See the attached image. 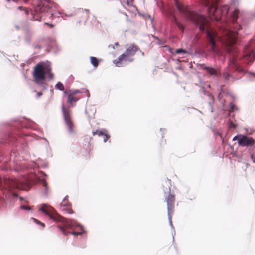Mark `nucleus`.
Returning a JSON list of instances; mask_svg holds the SVG:
<instances>
[{"label": "nucleus", "instance_id": "obj_1", "mask_svg": "<svg viewBox=\"0 0 255 255\" xmlns=\"http://www.w3.org/2000/svg\"><path fill=\"white\" fill-rule=\"evenodd\" d=\"M175 4L177 10L185 18L192 21L199 27L201 31L206 30V33L209 43L211 45L210 51L215 54L217 53L216 48V41L219 40L227 47L229 53H231L235 50L234 44L236 42V33L242 26L238 25L235 26V32L227 29H221L217 33L214 29L208 26V20L203 15L198 14L190 10L189 7L178 2V0H174Z\"/></svg>", "mask_w": 255, "mask_h": 255}, {"label": "nucleus", "instance_id": "obj_2", "mask_svg": "<svg viewBox=\"0 0 255 255\" xmlns=\"http://www.w3.org/2000/svg\"><path fill=\"white\" fill-rule=\"evenodd\" d=\"M39 210L49 216L50 219L54 221L60 222L62 223V226L59 225L58 228L60 229L63 234L65 236L71 234L74 236L81 235L82 232H68L67 229H71L72 227L76 226V223L71 220L66 219L55 212L54 209L47 204H42L39 208Z\"/></svg>", "mask_w": 255, "mask_h": 255}, {"label": "nucleus", "instance_id": "obj_3", "mask_svg": "<svg viewBox=\"0 0 255 255\" xmlns=\"http://www.w3.org/2000/svg\"><path fill=\"white\" fill-rule=\"evenodd\" d=\"M64 93L67 95V102L69 105L68 107H66L63 105L62 106L63 116L69 132L73 133L74 131V128L75 125L72 119L71 111L69 108L71 107H73L75 105L74 103L78 101L79 98L73 95V94L68 93L66 91H64Z\"/></svg>", "mask_w": 255, "mask_h": 255}, {"label": "nucleus", "instance_id": "obj_4", "mask_svg": "<svg viewBox=\"0 0 255 255\" xmlns=\"http://www.w3.org/2000/svg\"><path fill=\"white\" fill-rule=\"evenodd\" d=\"M218 0H213L210 2L209 0H204V5L208 8V12L211 19H215L216 21L220 20L222 16L226 14L228 12V7L224 6L220 9H218L216 6Z\"/></svg>", "mask_w": 255, "mask_h": 255}, {"label": "nucleus", "instance_id": "obj_5", "mask_svg": "<svg viewBox=\"0 0 255 255\" xmlns=\"http://www.w3.org/2000/svg\"><path fill=\"white\" fill-rule=\"evenodd\" d=\"M46 74L48 75L50 79L54 78V74L51 72L50 65H46L43 62H40L34 67L33 76L36 83L39 84L41 81L45 80Z\"/></svg>", "mask_w": 255, "mask_h": 255}, {"label": "nucleus", "instance_id": "obj_6", "mask_svg": "<svg viewBox=\"0 0 255 255\" xmlns=\"http://www.w3.org/2000/svg\"><path fill=\"white\" fill-rule=\"evenodd\" d=\"M55 7V4L53 2L47 1L43 3H39L35 7L34 10L36 13H44L46 12L51 15V17L53 18L56 14L53 8Z\"/></svg>", "mask_w": 255, "mask_h": 255}, {"label": "nucleus", "instance_id": "obj_7", "mask_svg": "<svg viewBox=\"0 0 255 255\" xmlns=\"http://www.w3.org/2000/svg\"><path fill=\"white\" fill-rule=\"evenodd\" d=\"M10 188H17L23 190H28L30 185L28 181L25 178L12 180L9 182Z\"/></svg>", "mask_w": 255, "mask_h": 255}, {"label": "nucleus", "instance_id": "obj_8", "mask_svg": "<svg viewBox=\"0 0 255 255\" xmlns=\"http://www.w3.org/2000/svg\"><path fill=\"white\" fill-rule=\"evenodd\" d=\"M165 201L167 205L168 218L170 222H171L172 214L174 212L175 207V197L173 194H169V195L165 197Z\"/></svg>", "mask_w": 255, "mask_h": 255}, {"label": "nucleus", "instance_id": "obj_9", "mask_svg": "<svg viewBox=\"0 0 255 255\" xmlns=\"http://www.w3.org/2000/svg\"><path fill=\"white\" fill-rule=\"evenodd\" d=\"M239 145L243 147H255V140L246 135L241 136L239 140ZM252 149V148H250Z\"/></svg>", "mask_w": 255, "mask_h": 255}, {"label": "nucleus", "instance_id": "obj_10", "mask_svg": "<svg viewBox=\"0 0 255 255\" xmlns=\"http://www.w3.org/2000/svg\"><path fill=\"white\" fill-rule=\"evenodd\" d=\"M133 61L132 57H129L126 53H124L120 55L118 58L113 61L114 63L116 66L121 67L123 66V62H131Z\"/></svg>", "mask_w": 255, "mask_h": 255}, {"label": "nucleus", "instance_id": "obj_11", "mask_svg": "<svg viewBox=\"0 0 255 255\" xmlns=\"http://www.w3.org/2000/svg\"><path fill=\"white\" fill-rule=\"evenodd\" d=\"M138 50V48L137 46L134 44H131L127 49L125 53L129 57H132L135 55Z\"/></svg>", "mask_w": 255, "mask_h": 255}, {"label": "nucleus", "instance_id": "obj_12", "mask_svg": "<svg viewBox=\"0 0 255 255\" xmlns=\"http://www.w3.org/2000/svg\"><path fill=\"white\" fill-rule=\"evenodd\" d=\"M171 22L173 24L176 25L178 29L182 32H183L184 30V25L180 22L177 21V19L175 15H173L171 19Z\"/></svg>", "mask_w": 255, "mask_h": 255}, {"label": "nucleus", "instance_id": "obj_13", "mask_svg": "<svg viewBox=\"0 0 255 255\" xmlns=\"http://www.w3.org/2000/svg\"><path fill=\"white\" fill-rule=\"evenodd\" d=\"M201 67L211 75H216L217 74L216 70L212 67L206 66L205 64L201 65Z\"/></svg>", "mask_w": 255, "mask_h": 255}, {"label": "nucleus", "instance_id": "obj_14", "mask_svg": "<svg viewBox=\"0 0 255 255\" xmlns=\"http://www.w3.org/2000/svg\"><path fill=\"white\" fill-rule=\"evenodd\" d=\"M244 58L249 62H252L255 58V52L251 51L250 53H247L245 56Z\"/></svg>", "mask_w": 255, "mask_h": 255}, {"label": "nucleus", "instance_id": "obj_15", "mask_svg": "<svg viewBox=\"0 0 255 255\" xmlns=\"http://www.w3.org/2000/svg\"><path fill=\"white\" fill-rule=\"evenodd\" d=\"M61 211L64 212L66 213L72 214L74 213L72 209L71 205H67L66 206L59 207Z\"/></svg>", "mask_w": 255, "mask_h": 255}, {"label": "nucleus", "instance_id": "obj_16", "mask_svg": "<svg viewBox=\"0 0 255 255\" xmlns=\"http://www.w3.org/2000/svg\"><path fill=\"white\" fill-rule=\"evenodd\" d=\"M91 63L95 67H97L99 65V61L97 58L95 57H90Z\"/></svg>", "mask_w": 255, "mask_h": 255}, {"label": "nucleus", "instance_id": "obj_17", "mask_svg": "<svg viewBox=\"0 0 255 255\" xmlns=\"http://www.w3.org/2000/svg\"><path fill=\"white\" fill-rule=\"evenodd\" d=\"M55 87L56 88L60 91H64V86L63 84L60 82H58L57 83V84L55 85Z\"/></svg>", "mask_w": 255, "mask_h": 255}, {"label": "nucleus", "instance_id": "obj_18", "mask_svg": "<svg viewBox=\"0 0 255 255\" xmlns=\"http://www.w3.org/2000/svg\"><path fill=\"white\" fill-rule=\"evenodd\" d=\"M71 205L69 203L66 197H65L60 204L59 207H63V206H66L67 205Z\"/></svg>", "mask_w": 255, "mask_h": 255}, {"label": "nucleus", "instance_id": "obj_19", "mask_svg": "<svg viewBox=\"0 0 255 255\" xmlns=\"http://www.w3.org/2000/svg\"><path fill=\"white\" fill-rule=\"evenodd\" d=\"M229 105H230V112H231V111L233 112L235 110H237V107L233 103H231Z\"/></svg>", "mask_w": 255, "mask_h": 255}, {"label": "nucleus", "instance_id": "obj_20", "mask_svg": "<svg viewBox=\"0 0 255 255\" xmlns=\"http://www.w3.org/2000/svg\"><path fill=\"white\" fill-rule=\"evenodd\" d=\"M106 132H107V130L103 129L101 130L98 131L97 135L99 136H103L105 134H106Z\"/></svg>", "mask_w": 255, "mask_h": 255}, {"label": "nucleus", "instance_id": "obj_21", "mask_svg": "<svg viewBox=\"0 0 255 255\" xmlns=\"http://www.w3.org/2000/svg\"><path fill=\"white\" fill-rule=\"evenodd\" d=\"M104 139H103V141L104 142H106L110 138V135L108 134L107 132H106V134H105L104 135Z\"/></svg>", "mask_w": 255, "mask_h": 255}, {"label": "nucleus", "instance_id": "obj_22", "mask_svg": "<svg viewBox=\"0 0 255 255\" xmlns=\"http://www.w3.org/2000/svg\"><path fill=\"white\" fill-rule=\"evenodd\" d=\"M230 77V74L228 72H224L223 73V77L226 80H228L229 78Z\"/></svg>", "mask_w": 255, "mask_h": 255}, {"label": "nucleus", "instance_id": "obj_23", "mask_svg": "<svg viewBox=\"0 0 255 255\" xmlns=\"http://www.w3.org/2000/svg\"><path fill=\"white\" fill-rule=\"evenodd\" d=\"M237 125L234 123L231 120L229 121V127L230 128H235Z\"/></svg>", "mask_w": 255, "mask_h": 255}, {"label": "nucleus", "instance_id": "obj_24", "mask_svg": "<svg viewBox=\"0 0 255 255\" xmlns=\"http://www.w3.org/2000/svg\"><path fill=\"white\" fill-rule=\"evenodd\" d=\"M252 149L249 148L248 151L249 152L250 154H251V158L252 161L254 163H255V156L252 153Z\"/></svg>", "mask_w": 255, "mask_h": 255}, {"label": "nucleus", "instance_id": "obj_25", "mask_svg": "<svg viewBox=\"0 0 255 255\" xmlns=\"http://www.w3.org/2000/svg\"><path fill=\"white\" fill-rule=\"evenodd\" d=\"M187 53V52L185 50L181 49V48L177 49L176 50V54H180V53Z\"/></svg>", "mask_w": 255, "mask_h": 255}, {"label": "nucleus", "instance_id": "obj_26", "mask_svg": "<svg viewBox=\"0 0 255 255\" xmlns=\"http://www.w3.org/2000/svg\"><path fill=\"white\" fill-rule=\"evenodd\" d=\"M238 12L237 11H235L233 14V23H234V24H235V21L236 20H237V18H238Z\"/></svg>", "mask_w": 255, "mask_h": 255}, {"label": "nucleus", "instance_id": "obj_27", "mask_svg": "<svg viewBox=\"0 0 255 255\" xmlns=\"http://www.w3.org/2000/svg\"><path fill=\"white\" fill-rule=\"evenodd\" d=\"M241 136H243V135H237L233 138V140L235 141V140H237L239 141V140H240Z\"/></svg>", "mask_w": 255, "mask_h": 255}, {"label": "nucleus", "instance_id": "obj_28", "mask_svg": "<svg viewBox=\"0 0 255 255\" xmlns=\"http://www.w3.org/2000/svg\"><path fill=\"white\" fill-rule=\"evenodd\" d=\"M33 220L37 223L40 224V225H41L43 227H44L45 226L44 225V224L41 223L40 221H38V220L35 219V218H32Z\"/></svg>", "mask_w": 255, "mask_h": 255}, {"label": "nucleus", "instance_id": "obj_29", "mask_svg": "<svg viewBox=\"0 0 255 255\" xmlns=\"http://www.w3.org/2000/svg\"><path fill=\"white\" fill-rule=\"evenodd\" d=\"M21 208L23 209H25V210H30L31 209V207H29V206H26L25 205H22L21 206Z\"/></svg>", "mask_w": 255, "mask_h": 255}, {"label": "nucleus", "instance_id": "obj_30", "mask_svg": "<svg viewBox=\"0 0 255 255\" xmlns=\"http://www.w3.org/2000/svg\"><path fill=\"white\" fill-rule=\"evenodd\" d=\"M41 18V16H38L37 17H35V16H33V19L34 20H38L40 21Z\"/></svg>", "mask_w": 255, "mask_h": 255}, {"label": "nucleus", "instance_id": "obj_31", "mask_svg": "<svg viewBox=\"0 0 255 255\" xmlns=\"http://www.w3.org/2000/svg\"><path fill=\"white\" fill-rule=\"evenodd\" d=\"M79 93L78 91L77 90H74L72 92H70L69 93H68L69 94H73V95L75 96V94Z\"/></svg>", "mask_w": 255, "mask_h": 255}, {"label": "nucleus", "instance_id": "obj_32", "mask_svg": "<svg viewBox=\"0 0 255 255\" xmlns=\"http://www.w3.org/2000/svg\"><path fill=\"white\" fill-rule=\"evenodd\" d=\"M45 25H47V26H49L50 27L52 28V27H54V25L52 24H50V23H44Z\"/></svg>", "mask_w": 255, "mask_h": 255}, {"label": "nucleus", "instance_id": "obj_33", "mask_svg": "<svg viewBox=\"0 0 255 255\" xmlns=\"http://www.w3.org/2000/svg\"><path fill=\"white\" fill-rule=\"evenodd\" d=\"M24 11L26 15H27L29 14V11H28V10L26 8H25L24 9Z\"/></svg>", "mask_w": 255, "mask_h": 255}, {"label": "nucleus", "instance_id": "obj_34", "mask_svg": "<svg viewBox=\"0 0 255 255\" xmlns=\"http://www.w3.org/2000/svg\"><path fill=\"white\" fill-rule=\"evenodd\" d=\"M98 130H97L96 131H93V132H92L93 136H94L97 135L98 134Z\"/></svg>", "mask_w": 255, "mask_h": 255}, {"label": "nucleus", "instance_id": "obj_35", "mask_svg": "<svg viewBox=\"0 0 255 255\" xmlns=\"http://www.w3.org/2000/svg\"><path fill=\"white\" fill-rule=\"evenodd\" d=\"M37 95L38 97H40L42 95V93L41 92H37Z\"/></svg>", "mask_w": 255, "mask_h": 255}, {"label": "nucleus", "instance_id": "obj_36", "mask_svg": "<svg viewBox=\"0 0 255 255\" xmlns=\"http://www.w3.org/2000/svg\"><path fill=\"white\" fill-rule=\"evenodd\" d=\"M18 0H6V1L8 2H9L10 1H12L14 2H17Z\"/></svg>", "mask_w": 255, "mask_h": 255}, {"label": "nucleus", "instance_id": "obj_37", "mask_svg": "<svg viewBox=\"0 0 255 255\" xmlns=\"http://www.w3.org/2000/svg\"><path fill=\"white\" fill-rule=\"evenodd\" d=\"M18 8V9H19L20 10H24V9H25V8L23 7H22V6H19Z\"/></svg>", "mask_w": 255, "mask_h": 255}, {"label": "nucleus", "instance_id": "obj_38", "mask_svg": "<svg viewBox=\"0 0 255 255\" xmlns=\"http://www.w3.org/2000/svg\"><path fill=\"white\" fill-rule=\"evenodd\" d=\"M167 181L169 182V185H171V180L167 179Z\"/></svg>", "mask_w": 255, "mask_h": 255}, {"label": "nucleus", "instance_id": "obj_39", "mask_svg": "<svg viewBox=\"0 0 255 255\" xmlns=\"http://www.w3.org/2000/svg\"><path fill=\"white\" fill-rule=\"evenodd\" d=\"M88 12V13L86 14V16H85V18L86 19H87V17H88V14L89 13V10H87V11Z\"/></svg>", "mask_w": 255, "mask_h": 255}, {"label": "nucleus", "instance_id": "obj_40", "mask_svg": "<svg viewBox=\"0 0 255 255\" xmlns=\"http://www.w3.org/2000/svg\"><path fill=\"white\" fill-rule=\"evenodd\" d=\"M47 183L46 182H44V186L45 187H47Z\"/></svg>", "mask_w": 255, "mask_h": 255}, {"label": "nucleus", "instance_id": "obj_41", "mask_svg": "<svg viewBox=\"0 0 255 255\" xmlns=\"http://www.w3.org/2000/svg\"><path fill=\"white\" fill-rule=\"evenodd\" d=\"M35 48H38V49H40V48H41V46H39V45H37V46H36L35 47Z\"/></svg>", "mask_w": 255, "mask_h": 255}, {"label": "nucleus", "instance_id": "obj_42", "mask_svg": "<svg viewBox=\"0 0 255 255\" xmlns=\"http://www.w3.org/2000/svg\"><path fill=\"white\" fill-rule=\"evenodd\" d=\"M127 5H129V2H128V0H127Z\"/></svg>", "mask_w": 255, "mask_h": 255}, {"label": "nucleus", "instance_id": "obj_43", "mask_svg": "<svg viewBox=\"0 0 255 255\" xmlns=\"http://www.w3.org/2000/svg\"><path fill=\"white\" fill-rule=\"evenodd\" d=\"M253 75L255 76V73H253Z\"/></svg>", "mask_w": 255, "mask_h": 255}, {"label": "nucleus", "instance_id": "obj_44", "mask_svg": "<svg viewBox=\"0 0 255 255\" xmlns=\"http://www.w3.org/2000/svg\"><path fill=\"white\" fill-rule=\"evenodd\" d=\"M13 195H14V196H16V194H15V193H14V194H13Z\"/></svg>", "mask_w": 255, "mask_h": 255}]
</instances>
